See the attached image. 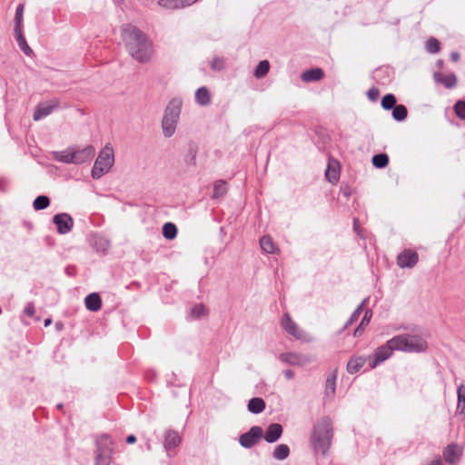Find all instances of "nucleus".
<instances>
[{
    "label": "nucleus",
    "instance_id": "nucleus-33",
    "mask_svg": "<svg viewBox=\"0 0 465 465\" xmlns=\"http://www.w3.org/2000/svg\"><path fill=\"white\" fill-rule=\"evenodd\" d=\"M336 387V373L329 375L326 380L325 392L327 395L332 396L335 392Z\"/></svg>",
    "mask_w": 465,
    "mask_h": 465
},
{
    "label": "nucleus",
    "instance_id": "nucleus-18",
    "mask_svg": "<svg viewBox=\"0 0 465 465\" xmlns=\"http://www.w3.org/2000/svg\"><path fill=\"white\" fill-rule=\"evenodd\" d=\"M324 76V73L321 68H313L311 70H307L302 73V79L303 82H314L322 79Z\"/></svg>",
    "mask_w": 465,
    "mask_h": 465
},
{
    "label": "nucleus",
    "instance_id": "nucleus-42",
    "mask_svg": "<svg viewBox=\"0 0 465 465\" xmlns=\"http://www.w3.org/2000/svg\"><path fill=\"white\" fill-rule=\"evenodd\" d=\"M426 49L430 54H436L440 50V43L436 38H430L426 43Z\"/></svg>",
    "mask_w": 465,
    "mask_h": 465
},
{
    "label": "nucleus",
    "instance_id": "nucleus-38",
    "mask_svg": "<svg viewBox=\"0 0 465 465\" xmlns=\"http://www.w3.org/2000/svg\"><path fill=\"white\" fill-rule=\"evenodd\" d=\"M24 4H20L16 7L15 15V29H23V15H24Z\"/></svg>",
    "mask_w": 465,
    "mask_h": 465
},
{
    "label": "nucleus",
    "instance_id": "nucleus-22",
    "mask_svg": "<svg viewBox=\"0 0 465 465\" xmlns=\"http://www.w3.org/2000/svg\"><path fill=\"white\" fill-rule=\"evenodd\" d=\"M367 359L364 357H352L347 364V371L350 373H356L358 372L365 364Z\"/></svg>",
    "mask_w": 465,
    "mask_h": 465
},
{
    "label": "nucleus",
    "instance_id": "nucleus-34",
    "mask_svg": "<svg viewBox=\"0 0 465 465\" xmlns=\"http://www.w3.org/2000/svg\"><path fill=\"white\" fill-rule=\"evenodd\" d=\"M389 163V157L385 153H379L372 157V164L376 168H384Z\"/></svg>",
    "mask_w": 465,
    "mask_h": 465
},
{
    "label": "nucleus",
    "instance_id": "nucleus-44",
    "mask_svg": "<svg viewBox=\"0 0 465 465\" xmlns=\"http://www.w3.org/2000/svg\"><path fill=\"white\" fill-rule=\"evenodd\" d=\"M224 59L221 57H214L211 62V67L214 71H221L224 68Z\"/></svg>",
    "mask_w": 465,
    "mask_h": 465
},
{
    "label": "nucleus",
    "instance_id": "nucleus-9",
    "mask_svg": "<svg viewBox=\"0 0 465 465\" xmlns=\"http://www.w3.org/2000/svg\"><path fill=\"white\" fill-rule=\"evenodd\" d=\"M281 325L282 329L297 340H306L305 332L292 320L289 313H284Z\"/></svg>",
    "mask_w": 465,
    "mask_h": 465
},
{
    "label": "nucleus",
    "instance_id": "nucleus-19",
    "mask_svg": "<svg viewBox=\"0 0 465 465\" xmlns=\"http://www.w3.org/2000/svg\"><path fill=\"white\" fill-rule=\"evenodd\" d=\"M15 36L20 49L28 56L33 54V50L27 45L25 37L23 34V29H15Z\"/></svg>",
    "mask_w": 465,
    "mask_h": 465
},
{
    "label": "nucleus",
    "instance_id": "nucleus-30",
    "mask_svg": "<svg viewBox=\"0 0 465 465\" xmlns=\"http://www.w3.org/2000/svg\"><path fill=\"white\" fill-rule=\"evenodd\" d=\"M54 159L64 163H73V151L67 150L54 153Z\"/></svg>",
    "mask_w": 465,
    "mask_h": 465
},
{
    "label": "nucleus",
    "instance_id": "nucleus-8",
    "mask_svg": "<svg viewBox=\"0 0 465 465\" xmlns=\"http://www.w3.org/2000/svg\"><path fill=\"white\" fill-rule=\"evenodd\" d=\"M262 436V429L259 426H253L247 432L240 436L239 442L243 448L250 449L257 444Z\"/></svg>",
    "mask_w": 465,
    "mask_h": 465
},
{
    "label": "nucleus",
    "instance_id": "nucleus-21",
    "mask_svg": "<svg viewBox=\"0 0 465 465\" xmlns=\"http://www.w3.org/2000/svg\"><path fill=\"white\" fill-rule=\"evenodd\" d=\"M434 80L444 84L447 88H453L457 84V78L454 74L443 75L440 73H435Z\"/></svg>",
    "mask_w": 465,
    "mask_h": 465
},
{
    "label": "nucleus",
    "instance_id": "nucleus-10",
    "mask_svg": "<svg viewBox=\"0 0 465 465\" xmlns=\"http://www.w3.org/2000/svg\"><path fill=\"white\" fill-rule=\"evenodd\" d=\"M53 222L56 225L57 232L60 234L68 233L74 226V220L68 213H58L54 215Z\"/></svg>",
    "mask_w": 465,
    "mask_h": 465
},
{
    "label": "nucleus",
    "instance_id": "nucleus-16",
    "mask_svg": "<svg viewBox=\"0 0 465 465\" xmlns=\"http://www.w3.org/2000/svg\"><path fill=\"white\" fill-rule=\"evenodd\" d=\"M84 303L91 312H97L101 309L102 300L98 293L93 292L85 297Z\"/></svg>",
    "mask_w": 465,
    "mask_h": 465
},
{
    "label": "nucleus",
    "instance_id": "nucleus-5",
    "mask_svg": "<svg viewBox=\"0 0 465 465\" xmlns=\"http://www.w3.org/2000/svg\"><path fill=\"white\" fill-rule=\"evenodd\" d=\"M114 163V149L110 144H106L99 153L92 169V177L94 179L101 178L107 173Z\"/></svg>",
    "mask_w": 465,
    "mask_h": 465
},
{
    "label": "nucleus",
    "instance_id": "nucleus-7",
    "mask_svg": "<svg viewBox=\"0 0 465 465\" xmlns=\"http://www.w3.org/2000/svg\"><path fill=\"white\" fill-rule=\"evenodd\" d=\"M393 351H396V347L391 343V340L377 348L373 356L368 359L370 368L374 369L378 364L389 359Z\"/></svg>",
    "mask_w": 465,
    "mask_h": 465
},
{
    "label": "nucleus",
    "instance_id": "nucleus-54",
    "mask_svg": "<svg viewBox=\"0 0 465 465\" xmlns=\"http://www.w3.org/2000/svg\"><path fill=\"white\" fill-rule=\"evenodd\" d=\"M57 407H58L59 409H62V404H58V405H57Z\"/></svg>",
    "mask_w": 465,
    "mask_h": 465
},
{
    "label": "nucleus",
    "instance_id": "nucleus-15",
    "mask_svg": "<svg viewBox=\"0 0 465 465\" xmlns=\"http://www.w3.org/2000/svg\"><path fill=\"white\" fill-rule=\"evenodd\" d=\"M280 359L293 366H302L308 362V360L304 356L292 352L281 354Z\"/></svg>",
    "mask_w": 465,
    "mask_h": 465
},
{
    "label": "nucleus",
    "instance_id": "nucleus-25",
    "mask_svg": "<svg viewBox=\"0 0 465 465\" xmlns=\"http://www.w3.org/2000/svg\"><path fill=\"white\" fill-rule=\"evenodd\" d=\"M260 245L262 250L267 253H275L278 250L272 239L268 235L262 237L260 240Z\"/></svg>",
    "mask_w": 465,
    "mask_h": 465
},
{
    "label": "nucleus",
    "instance_id": "nucleus-52",
    "mask_svg": "<svg viewBox=\"0 0 465 465\" xmlns=\"http://www.w3.org/2000/svg\"><path fill=\"white\" fill-rule=\"evenodd\" d=\"M430 465H441V461L440 460H433Z\"/></svg>",
    "mask_w": 465,
    "mask_h": 465
},
{
    "label": "nucleus",
    "instance_id": "nucleus-32",
    "mask_svg": "<svg viewBox=\"0 0 465 465\" xmlns=\"http://www.w3.org/2000/svg\"><path fill=\"white\" fill-rule=\"evenodd\" d=\"M207 314V310L203 304L194 305L190 312L189 317L193 320L199 319Z\"/></svg>",
    "mask_w": 465,
    "mask_h": 465
},
{
    "label": "nucleus",
    "instance_id": "nucleus-28",
    "mask_svg": "<svg viewBox=\"0 0 465 465\" xmlns=\"http://www.w3.org/2000/svg\"><path fill=\"white\" fill-rule=\"evenodd\" d=\"M290 454V449L285 444L278 445L273 451V458L278 460H285Z\"/></svg>",
    "mask_w": 465,
    "mask_h": 465
},
{
    "label": "nucleus",
    "instance_id": "nucleus-50",
    "mask_svg": "<svg viewBox=\"0 0 465 465\" xmlns=\"http://www.w3.org/2000/svg\"><path fill=\"white\" fill-rule=\"evenodd\" d=\"M136 441V438L134 435H129L127 438H126V442L129 443V444H133Z\"/></svg>",
    "mask_w": 465,
    "mask_h": 465
},
{
    "label": "nucleus",
    "instance_id": "nucleus-27",
    "mask_svg": "<svg viewBox=\"0 0 465 465\" xmlns=\"http://www.w3.org/2000/svg\"><path fill=\"white\" fill-rule=\"evenodd\" d=\"M458 402H457V412L460 414H465V385L460 384L457 390Z\"/></svg>",
    "mask_w": 465,
    "mask_h": 465
},
{
    "label": "nucleus",
    "instance_id": "nucleus-31",
    "mask_svg": "<svg viewBox=\"0 0 465 465\" xmlns=\"http://www.w3.org/2000/svg\"><path fill=\"white\" fill-rule=\"evenodd\" d=\"M270 70V64L267 60L261 61L254 72V75L256 78H262L264 77Z\"/></svg>",
    "mask_w": 465,
    "mask_h": 465
},
{
    "label": "nucleus",
    "instance_id": "nucleus-26",
    "mask_svg": "<svg viewBox=\"0 0 465 465\" xmlns=\"http://www.w3.org/2000/svg\"><path fill=\"white\" fill-rule=\"evenodd\" d=\"M227 193V184L223 180H219L213 184V198L219 199L224 196Z\"/></svg>",
    "mask_w": 465,
    "mask_h": 465
},
{
    "label": "nucleus",
    "instance_id": "nucleus-48",
    "mask_svg": "<svg viewBox=\"0 0 465 465\" xmlns=\"http://www.w3.org/2000/svg\"><path fill=\"white\" fill-rule=\"evenodd\" d=\"M197 1L198 0H181V6H182V8L190 6Z\"/></svg>",
    "mask_w": 465,
    "mask_h": 465
},
{
    "label": "nucleus",
    "instance_id": "nucleus-1",
    "mask_svg": "<svg viewBox=\"0 0 465 465\" xmlns=\"http://www.w3.org/2000/svg\"><path fill=\"white\" fill-rule=\"evenodd\" d=\"M123 37L128 54L138 63L150 62L154 51L148 36L134 26L128 25L123 31Z\"/></svg>",
    "mask_w": 465,
    "mask_h": 465
},
{
    "label": "nucleus",
    "instance_id": "nucleus-49",
    "mask_svg": "<svg viewBox=\"0 0 465 465\" xmlns=\"http://www.w3.org/2000/svg\"><path fill=\"white\" fill-rule=\"evenodd\" d=\"M286 379L292 380L294 377V372L292 370H286L283 371Z\"/></svg>",
    "mask_w": 465,
    "mask_h": 465
},
{
    "label": "nucleus",
    "instance_id": "nucleus-29",
    "mask_svg": "<svg viewBox=\"0 0 465 465\" xmlns=\"http://www.w3.org/2000/svg\"><path fill=\"white\" fill-rule=\"evenodd\" d=\"M163 235L167 240H173L177 235V228L172 223H166L163 226Z\"/></svg>",
    "mask_w": 465,
    "mask_h": 465
},
{
    "label": "nucleus",
    "instance_id": "nucleus-37",
    "mask_svg": "<svg viewBox=\"0 0 465 465\" xmlns=\"http://www.w3.org/2000/svg\"><path fill=\"white\" fill-rule=\"evenodd\" d=\"M49 204H50L49 198L45 195H40L35 199L33 206L35 210L39 211V210H44V209L47 208L49 206Z\"/></svg>",
    "mask_w": 465,
    "mask_h": 465
},
{
    "label": "nucleus",
    "instance_id": "nucleus-17",
    "mask_svg": "<svg viewBox=\"0 0 465 465\" xmlns=\"http://www.w3.org/2000/svg\"><path fill=\"white\" fill-rule=\"evenodd\" d=\"M181 442L179 434L174 430H168L164 437V448L167 451L177 447Z\"/></svg>",
    "mask_w": 465,
    "mask_h": 465
},
{
    "label": "nucleus",
    "instance_id": "nucleus-46",
    "mask_svg": "<svg viewBox=\"0 0 465 465\" xmlns=\"http://www.w3.org/2000/svg\"><path fill=\"white\" fill-rule=\"evenodd\" d=\"M25 313L27 315V316H34L35 312V306L32 302H28L25 307V310H24Z\"/></svg>",
    "mask_w": 465,
    "mask_h": 465
},
{
    "label": "nucleus",
    "instance_id": "nucleus-4",
    "mask_svg": "<svg viewBox=\"0 0 465 465\" xmlns=\"http://www.w3.org/2000/svg\"><path fill=\"white\" fill-rule=\"evenodd\" d=\"M391 343L396 347V351L405 352H422L428 345L424 339L417 335L401 334L391 339Z\"/></svg>",
    "mask_w": 465,
    "mask_h": 465
},
{
    "label": "nucleus",
    "instance_id": "nucleus-3",
    "mask_svg": "<svg viewBox=\"0 0 465 465\" xmlns=\"http://www.w3.org/2000/svg\"><path fill=\"white\" fill-rule=\"evenodd\" d=\"M183 102L179 98L172 99L163 114L162 120L163 134L166 138L172 137L176 130V126L180 118Z\"/></svg>",
    "mask_w": 465,
    "mask_h": 465
},
{
    "label": "nucleus",
    "instance_id": "nucleus-14",
    "mask_svg": "<svg viewBox=\"0 0 465 465\" xmlns=\"http://www.w3.org/2000/svg\"><path fill=\"white\" fill-rule=\"evenodd\" d=\"M282 433V427L279 423H272L270 424L267 428V430L264 434V440L269 442L272 443L277 441Z\"/></svg>",
    "mask_w": 465,
    "mask_h": 465
},
{
    "label": "nucleus",
    "instance_id": "nucleus-11",
    "mask_svg": "<svg viewBox=\"0 0 465 465\" xmlns=\"http://www.w3.org/2000/svg\"><path fill=\"white\" fill-rule=\"evenodd\" d=\"M418 260L417 252L406 250L398 255L397 263L401 268H412L417 264Z\"/></svg>",
    "mask_w": 465,
    "mask_h": 465
},
{
    "label": "nucleus",
    "instance_id": "nucleus-51",
    "mask_svg": "<svg viewBox=\"0 0 465 465\" xmlns=\"http://www.w3.org/2000/svg\"><path fill=\"white\" fill-rule=\"evenodd\" d=\"M451 57H452V59H453L454 61H458V60H459V58H460V55H459V54H457V53H453V54H451Z\"/></svg>",
    "mask_w": 465,
    "mask_h": 465
},
{
    "label": "nucleus",
    "instance_id": "nucleus-39",
    "mask_svg": "<svg viewBox=\"0 0 465 465\" xmlns=\"http://www.w3.org/2000/svg\"><path fill=\"white\" fill-rule=\"evenodd\" d=\"M158 5L166 9H181V0H159Z\"/></svg>",
    "mask_w": 465,
    "mask_h": 465
},
{
    "label": "nucleus",
    "instance_id": "nucleus-41",
    "mask_svg": "<svg viewBox=\"0 0 465 465\" xmlns=\"http://www.w3.org/2000/svg\"><path fill=\"white\" fill-rule=\"evenodd\" d=\"M325 176H326V179L330 182V183H336L338 180H339V172L337 170V168L331 166V164H329L326 172H325Z\"/></svg>",
    "mask_w": 465,
    "mask_h": 465
},
{
    "label": "nucleus",
    "instance_id": "nucleus-12",
    "mask_svg": "<svg viewBox=\"0 0 465 465\" xmlns=\"http://www.w3.org/2000/svg\"><path fill=\"white\" fill-rule=\"evenodd\" d=\"M57 106V100H52L38 104L33 115L34 120L39 121L40 119L49 115L53 112V110Z\"/></svg>",
    "mask_w": 465,
    "mask_h": 465
},
{
    "label": "nucleus",
    "instance_id": "nucleus-36",
    "mask_svg": "<svg viewBox=\"0 0 465 465\" xmlns=\"http://www.w3.org/2000/svg\"><path fill=\"white\" fill-rule=\"evenodd\" d=\"M407 109L404 105L399 104L393 107L392 116L396 121H403L407 117Z\"/></svg>",
    "mask_w": 465,
    "mask_h": 465
},
{
    "label": "nucleus",
    "instance_id": "nucleus-2",
    "mask_svg": "<svg viewBox=\"0 0 465 465\" xmlns=\"http://www.w3.org/2000/svg\"><path fill=\"white\" fill-rule=\"evenodd\" d=\"M332 440V423L330 418L322 417L314 425L311 444L315 452L325 454Z\"/></svg>",
    "mask_w": 465,
    "mask_h": 465
},
{
    "label": "nucleus",
    "instance_id": "nucleus-23",
    "mask_svg": "<svg viewBox=\"0 0 465 465\" xmlns=\"http://www.w3.org/2000/svg\"><path fill=\"white\" fill-rule=\"evenodd\" d=\"M196 102L201 105H207L211 102V95L208 89L204 86L200 87L195 93Z\"/></svg>",
    "mask_w": 465,
    "mask_h": 465
},
{
    "label": "nucleus",
    "instance_id": "nucleus-6",
    "mask_svg": "<svg viewBox=\"0 0 465 465\" xmlns=\"http://www.w3.org/2000/svg\"><path fill=\"white\" fill-rule=\"evenodd\" d=\"M113 441L107 435H103L97 440V450L95 465H110Z\"/></svg>",
    "mask_w": 465,
    "mask_h": 465
},
{
    "label": "nucleus",
    "instance_id": "nucleus-53",
    "mask_svg": "<svg viewBox=\"0 0 465 465\" xmlns=\"http://www.w3.org/2000/svg\"><path fill=\"white\" fill-rule=\"evenodd\" d=\"M51 322H52V320H51V319H45V326L46 327V326L50 325V324H51Z\"/></svg>",
    "mask_w": 465,
    "mask_h": 465
},
{
    "label": "nucleus",
    "instance_id": "nucleus-40",
    "mask_svg": "<svg viewBox=\"0 0 465 465\" xmlns=\"http://www.w3.org/2000/svg\"><path fill=\"white\" fill-rule=\"evenodd\" d=\"M396 104V98L393 94H388L383 96L381 100V106L385 110L392 109L395 106Z\"/></svg>",
    "mask_w": 465,
    "mask_h": 465
},
{
    "label": "nucleus",
    "instance_id": "nucleus-47",
    "mask_svg": "<svg viewBox=\"0 0 465 465\" xmlns=\"http://www.w3.org/2000/svg\"><path fill=\"white\" fill-rule=\"evenodd\" d=\"M378 94H379V92H378V90H377V89H370V90L368 91V95H369V97H370L371 100H375V99L377 98V96H378Z\"/></svg>",
    "mask_w": 465,
    "mask_h": 465
},
{
    "label": "nucleus",
    "instance_id": "nucleus-24",
    "mask_svg": "<svg viewBox=\"0 0 465 465\" xmlns=\"http://www.w3.org/2000/svg\"><path fill=\"white\" fill-rule=\"evenodd\" d=\"M444 459L448 463L453 464L459 460V450L456 445H449L444 450Z\"/></svg>",
    "mask_w": 465,
    "mask_h": 465
},
{
    "label": "nucleus",
    "instance_id": "nucleus-43",
    "mask_svg": "<svg viewBox=\"0 0 465 465\" xmlns=\"http://www.w3.org/2000/svg\"><path fill=\"white\" fill-rule=\"evenodd\" d=\"M454 111L459 118L465 120V101H458L454 105Z\"/></svg>",
    "mask_w": 465,
    "mask_h": 465
},
{
    "label": "nucleus",
    "instance_id": "nucleus-13",
    "mask_svg": "<svg viewBox=\"0 0 465 465\" xmlns=\"http://www.w3.org/2000/svg\"><path fill=\"white\" fill-rule=\"evenodd\" d=\"M94 148L92 145H88L82 150L73 151V163H83L90 161L94 155Z\"/></svg>",
    "mask_w": 465,
    "mask_h": 465
},
{
    "label": "nucleus",
    "instance_id": "nucleus-35",
    "mask_svg": "<svg viewBox=\"0 0 465 465\" xmlns=\"http://www.w3.org/2000/svg\"><path fill=\"white\" fill-rule=\"evenodd\" d=\"M371 315H372V313L370 310L365 311V314H364L363 318L361 319L360 325L357 327V329L354 331V336H359L361 334L364 328L369 324Z\"/></svg>",
    "mask_w": 465,
    "mask_h": 465
},
{
    "label": "nucleus",
    "instance_id": "nucleus-20",
    "mask_svg": "<svg viewBox=\"0 0 465 465\" xmlns=\"http://www.w3.org/2000/svg\"><path fill=\"white\" fill-rule=\"evenodd\" d=\"M265 401L262 398H252L248 402V411L253 414H259L265 410Z\"/></svg>",
    "mask_w": 465,
    "mask_h": 465
},
{
    "label": "nucleus",
    "instance_id": "nucleus-45",
    "mask_svg": "<svg viewBox=\"0 0 465 465\" xmlns=\"http://www.w3.org/2000/svg\"><path fill=\"white\" fill-rule=\"evenodd\" d=\"M364 302H365V300L354 311V312L351 316V319H350V321L348 322L349 324L352 323L354 321H356L359 318V316H360V314H361V312L362 311V307L364 305Z\"/></svg>",
    "mask_w": 465,
    "mask_h": 465
}]
</instances>
